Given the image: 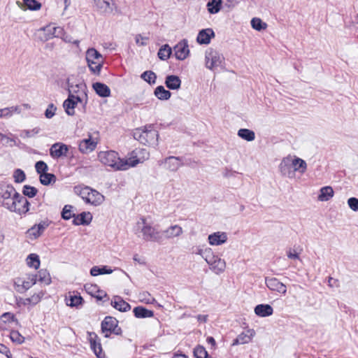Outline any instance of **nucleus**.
<instances>
[{"label":"nucleus","mask_w":358,"mask_h":358,"mask_svg":"<svg viewBox=\"0 0 358 358\" xmlns=\"http://www.w3.org/2000/svg\"><path fill=\"white\" fill-rule=\"evenodd\" d=\"M223 56L217 51L208 48L205 53L206 67L214 71L220 66L224 62Z\"/></svg>","instance_id":"obj_9"},{"label":"nucleus","mask_w":358,"mask_h":358,"mask_svg":"<svg viewBox=\"0 0 358 358\" xmlns=\"http://www.w3.org/2000/svg\"><path fill=\"white\" fill-rule=\"evenodd\" d=\"M18 193L11 185L0 184V205L10 211L15 210V198Z\"/></svg>","instance_id":"obj_4"},{"label":"nucleus","mask_w":358,"mask_h":358,"mask_svg":"<svg viewBox=\"0 0 358 358\" xmlns=\"http://www.w3.org/2000/svg\"><path fill=\"white\" fill-rule=\"evenodd\" d=\"M214 36L215 33L212 29H202L199 32L196 41L199 44H208Z\"/></svg>","instance_id":"obj_25"},{"label":"nucleus","mask_w":358,"mask_h":358,"mask_svg":"<svg viewBox=\"0 0 358 358\" xmlns=\"http://www.w3.org/2000/svg\"><path fill=\"white\" fill-rule=\"evenodd\" d=\"M37 281L43 282L45 285H50L51 283V278L50 273L46 269H41L38 271Z\"/></svg>","instance_id":"obj_42"},{"label":"nucleus","mask_w":358,"mask_h":358,"mask_svg":"<svg viewBox=\"0 0 358 358\" xmlns=\"http://www.w3.org/2000/svg\"><path fill=\"white\" fill-rule=\"evenodd\" d=\"M134 138L143 145H156L158 142V131L152 125L145 126L144 128L135 129Z\"/></svg>","instance_id":"obj_2"},{"label":"nucleus","mask_w":358,"mask_h":358,"mask_svg":"<svg viewBox=\"0 0 358 358\" xmlns=\"http://www.w3.org/2000/svg\"><path fill=\"white\" fill-rule=\"evenodd\" d=\"M91 349L93 350L97 357L101 358L102 347L100 339L95 333H90L89 338Z\"/></svg>","instance_id":"obj_20"},{"label":"nucleus","mask_w":358,"mask_h":358,"mask_svg":"<svg viewBox=\"0 0 358 358\" xmlns=\"http://www.w3.org/2000/svg\"><path fill=\"white\" fill-rule=\"evenodd\" d=\"M69 94L78 95L80 90L83 91L85 85L83 82L76 83L73 81V78L69 77L66 80Z\"/></svg>","instance_id":"obj_21"},{"label":"nucleus","mask_w":358,"mask_h":358,"mask_svg":"<svg viewBox=\"0 0 358 358\" xmlns=\"http://www.w3.org/2000/svg\"><path fill=\"white\" fill-rule=\"evenodd\" d=\"M154 94L160 100H168L171 95V93L169 90H166L162 85L157 87Z\"/></svg>","instance_id":"obj_36"},{"label":"nucleus","mask_w":358,"mask_h":358,"mask_svg":"<svg viewBox=\"0 0 358 358\" xmlns=\"http://www.w3.org/2000/svg\"><path fill=\"white\" fill-rule=\"evenodd\" d=\"M43 31H45V40L47 41L53 37H59L62 35L63 29L60 27H52V25H48L43 28Z\"/></svg>","instance_id":"obj_28"},{"label":"nucleus","mask_w":358,"mask_h":358,"mask_svg":"<svg viewBox=\"0 0 358 358\" xmlns=\"http://www.w3.org/2000/svg\"><path fill=\"white\" fill-rule=\"evenodd\" d=\"M35 169L36 171L41 176L47 172L48 166L43 161H38L35 164Z\"/></svg>","instance_id":"obj_53"},{"label":"nucleus","mask_w":358,"mask_h":358,"mask_svg":"<svg viewBox=\"0 0 358 358\" xmlns=\"http://www.w3.org/2000/svg\"><path fill=\"white\" fill-rule=\"evenodd\" d=\"M84 287L85 291L92 296H95L96 293H97L100 289L96 285L92 284H86Z\"/></svg>","instance_id":"obj_55"},{"label":"nucleus","mask_w":358,"mask_h":358,"mask_svg":"<svg viewBox=\"0 0 358 358\" xmlns=\"http://www.w3.org/2000/svg\"><path fill=\"white\" fill-rule=\"evenodd\" d=\"M24 132L25 134V137L29 138L38 134V130L37 129H34L32 130H25Z\"/></svg>","instance_id":"obj_64"},{"label":"nucleus","mask_w":358,"mask_h":358,"mask_svg":"<svg viewBox=\"0 0 358 358\" xmlns=\"http://www.w3.org/2000/svg\"><path fill=\"white\" fill-rule=\"evenodd\" d=\"M96 146V143L94 141L90 136L88 138L82 140L79 143V150L82 153H88L93 151Z\"/></svg>","instance_id":"obj_26"},{"label":"nucleus","mask_w":358,"mask_h":358,"mask_svg":"<svg viewBox=\"0 0 358 358\" xmlns=\"http://www.w3.org/2000/svg\"><path fill=\"white\" fill-rule=\"evenodd\" d=\"M56 110L57 107L53 103H50L45 111V117L52 118L55 115Z\"/></svg>","instance_id":"obj_56"},{"label":"nucleus","mask_w":358,"mask_h":358,"mask_svg":"<svg viewBox=\"0 0 358 358\" xmlns=\"http://www.w3.org/2000/svg\"><path fill=\"white\" fill-rule=\"evenodd\" d=\"M92 216L89 212H83L80 214L74 216L73 224L75 225H86L92 221Z\"/></svg>","instance_id":"obj_30"},{"label":"nucleus","mask_w":358,"mask_h":358,"mask_svg":"<svg viewBox=\"0 0 358 358\" xmlns=\"http://www.w3.org/2000/svg\"><path fill=\"white\" fill-rule=\"evenodd\" d=\"M208 243L211 245H220L226 243L227 234L224 231H217L210 234L208 237Z\"/></svg>","instance_id":"obj_17"},{"label":"nucleus","mask_w":358,"mask_h":358,"mask_svg":"<svg viewBox=\"0 0 358 358\" xmlns=\"http://www.w3.org/2000/svg\"><path fill=\"white\" fill-rule=\"evenodd\" d=\"M101 331L106 338H109L111 334L121 335L122 329L118 326V320L112 316H106L101 322Z\"/></svg>","instance_id":"obj_7"},{"label":"nucleus","mask_w":358,"mask_h":358,"mask_svg":"<svg viewBox=\"0 0 358 358\" xmlns=\"http://www.w3.org/2000/svg\"><path fill=\"white\" fill-rule=\"evenodd\" d=\"M38 192V189L32 186L26 185L23 187L22 193L24 196H28L29 198L34 197Z\"/></svg>","instance_id":"obj_48"},{"label":"nucleus","mask_w":358,"mask_h":358,"mask_svg":"<svg viewBox=\"0 0 358 358\" xmlns=\"http://www.w3.org/2000/svg\"><path fill=\"white\" fill-rule=\"evenodd\" d=\"M81 101L82 99L79 95L69 94L68 98L63 103V107L66 114L71 116L73 115L76 105Z\"/></svg>","instance_id":"obj_14"},{"label":"nucleus","mask_w":358,"mask_h":358,"mask_svg":"<svg viewBox=\"0 0 358 358\" xmlns=\"http://www.w3.org/2000/svg\"><path fill=\"white\" fill-rule=\"evenodd\" d=\"M38 275L27 273L25 278H19L15 282L16 289L20 293H23L34 285L37 282Z\"/></svg>","instance_id":"obj_10"},{"label":"nucleus","mask_w":358,"mask_h":358,"mask_svg":"<svg viewBox=\"0 0 358 358\" xmlns=\"http://www.w3.org/2000/svg\"><path fill=\"white\" fill-rule=\"evenodd\" d=\"M141 222H138L142 237L145 241L162 242V230L159 229L158 225L153 226L152 223L148 222L146 219L141 218Z\"/></svg>","instance_id":"obj_3"},{"label":"nucleus","mask_w":358,"mask_h":358,"mask_svg":"<svg viewBox=\"0 0 358 358\" xmlns=\"http://www.w3.org/2000/svg\"><path fill=\"white\" fill-rule=\"evenodd\" d=\"M273 309L269 304H259L255 308V313L262 317L270 316L273 314Z\"/></svg>","instance_id":"obj_29"},{"label":"nucleus","mask_w":358,"mask_h":358,"mask_svg":"<svg viewBox=\"0 0 358 358\" xmlns=\"http://www.w3.org/2000/svg\"><path fill=\"white\" fill-rule=\"evenodd\" d=\"M294 162V173L296 171H299L301 173H304L307 169V164L306 162L299 157H294L293 159Z\"/></svg>","instance_id":"obj_38"},{"label":"nucleus","mask_w":358,"mask_h":358,"mask_svg":"<svg viewBox=\"0 0 358 358\" xmlns=\"http://www.w3.org/2000/svg\"><path fill=\"white\" fill-rule=\"evenodd\" d=\"M141 150L136 149L132 151L131 156L128 159H120L117 152L113 150L102 151L98 155L100 162L116 170H127L129 167H134L141 160L137 157V155Z\"/></svg>","instance_id":"obj_1"},{"label":"nucleus","mask_w":358,"mask_h":358,"mask_svg":"<svg viewBox=\"0 0 358 358\" xmlns=\"http://www.w3.org/2000/svg\"><path fill=\"white\" fill-rule=\"evenodd\" d=\"M112 0H93L94 6L101 13H109L112 11L110 2Z\"/></svg>","instance_id":"obj_34"},{"label":"nucleus","mask_w":358,"mask_h":358,"mask_svg":"<svg viewBox=\"0 0 358 358\" xmlns=\"http://www.w3.org/2000/svg\"><path fill=\"white\" fill-rule=\"evenodd\" d=\"M71 146L63 143L57 142L51 145L50 155L55 159L68 156L69 150Z\"/></svg>","instance_id":"obj_12"},{"label":"nucleus","mask_w":358,"mask_h":358,"mask_svg":"<svg viewBox=\"0 0 358 358\" xmlns=\"http://www.w3.org/2000/svg\"><path fill=\"white\" fill-rule=\"evenodd\" d=\"M10 338L14 343L22 344L24 342V337L22 336L17 331H11Z\"/></svg>","instance_id":"obj_51"},{"label":"nucleus","mask_w":358,"mask_h":358,"mask_svg":"<svg viewBox=\"0 0 358 358\" xmlns=\"http://www.w3.org/2000/svg\"><path fill=\"white\" fill-rule=\"evenodd\" d=\"M173 50L176 59L178 60H184L189 53L187 41L183 39L175 45Z\"/></svg>","instance_id":"obj_15"},{"label":"nucleus","mask_w":358,"mask_h":358,"mask_svg":"<svg viewBox=\"0 0 358 358\" xmlns=\"http://www.w3.org/2000/svg\"><path fill=\"white\" fill-rule=\"evenodd\" d=\"M141 78L149 84H155L157 79L156 74L152 71H145L141 76Z\"/></svg>","instance_id":"obj_46"},{"label":"nucleus","mask_w":358,"mask_h":358,"mask_svg":"<svg viewBox=\"0 0 358 358\" xmlns=\"http://www.w3.org/2000/svg\"><path fill=\"white\" fill-rule=\"evenodd\" d=\"M162 164H164L166 169L171 171H176L182 166V160L178 157L170 156L164 159Z\"/></svg>","instance_id":"obj_16"},{"label":"nucleus","mask_w":358,"mask_h":358,"mask_svg":"<svg viewBox=\"0 0 358 358\" xmlns=\"http://www.w3.org/2000/svg\"><path fill=\"white\" fill-rule=\"evenodd\" d=\"M40 182L43 185H48L56 181V176L53 173H43L40 176Z\"/></svg>","instance_id":"obj_44"},{"label":"nucleus","mask_w":358,"mask_h":358,"mask_svg":"<svg viewBox=\"0 0 358 358\" xmlns=\"http://www.w3.org/2000/svg\"><path fill=\"white\" fill-rule=\"evenodd\" d=\"M48 225L49 224L48 221H42L39 224H36L28 229L27 235L31 238H36L43 232Z\"/></svg>","instance_id":"obj_18"},{"label":"nucleus","mask_w":358,"mask_h":358,"mask_svg":"<svg viewBox=\"0 0 358 358\" xmlns=\"http://www.w3.org/2000/svg\"><path fill=\"white\" fill-rule=\"evenodd\" d=\"M1 317L6 319L8 321H11V322L17 321V320L15 318V315L10 313H6L3 314Z\"/></svg>","instance_id":"obj_63"},{"label":"nucleus","mask_w":358,"mask_h":358,"mask_svg":"<svg viewBox=\"0 0 358 358\" xmlns=\"http://www.w3.org/2000/svg\"><path fill=\"white\" fill-rule=\"evenodd\" d=\"M165 85L169 90H176L180 87L181 80L178 76L169 75L166 77Z\"/></svg>","instance_id":"obj_31"},{"label":"nucleus","mask_w":358,"mask_h":358,"mask_svg":"<svg viewBox=\"0 0 358 358\" xmlns=\"http://www.w3.org/2000/svg\"><path fill=\"white\" fill-rule=\"evenodd\" d=\"M194 356L195 358H212L202 345H197L194 349Z\"/></svg>","instance_id":"obj_45"},{"label":"nucleus","mask_w":358,"mask_h":358,"mask_svg":"<svg viewBox=\"0 0 358 358\" xmlns=\"http://www.w3.org/2000/svg\"><path fill=\"white\" fill-rule=\"evenodd\" d=\"M112 272L113 270L107 266H102L101 267L94 266L90 269V274L92 276H97L103 274H110Z\"/></svg>","instance_id":"obj_37"},{"label":"nucleus","mask_w":358,"mask_h":358,"mask_svg":"<svg viewBox=\"0 0 358 358\" xmlns=\"http://www.w3.org/2000/svg\"><path fill=\"white\" fill-rule=\"evenodd\" d=\"M17 107L14 106L0 109V117H10L13 115V112L17 111Z\"/></svg>","instance_id":"obj_54"},{"label":"nucleus","mask_w":358,"mask_h":358,"mask_svg":"<svg viewBox=\"0 0 358 358\" xmlns=\"http://www.w3.org/2000/svg\"><path fill=\"white\" fill-rule=\"evenodd\" d=\"M134 315L137 318H147L154 316V312L143 306H136L133 310Z\"/></svg>","instance_id":"obj_33"},{"label":"nucleus","mask_w":358,"mask_h":358,"mask_svg":"<svg viewBox=\"0 0 358 358\" xmlns=\"http://www.w3.org/2000/svg\"><path fill=\"white\" fill-rule=\"evenodd\" d=\"M73 208V206L71 205H66L64 206L62 212V217L64 220H68L71 219V217H74L75 213H72L71 209Z\"/></svg>","instance_id":"obj_50"},{"label":"nucleus","mask_w":358,"mask_h":358,"mask_svg":"<svg viewBox=\"0 0 358 358\" xmlns=\"http://www.w3.org/2000/svg\"><path fill=\"white\" fill-rule=\"evenodd\" d=\"M222 0H210L207 3L208 10L211 14L217 13L221 9Z\"/></svg>","instance_id":"obj_41"},{"label":"nucleus","mask_w":358,"mask_h":358,"mask_svg":"<svg viewBox=\"0 0 358 358\" xmlns=\"http://www.w3.org/2000/svg\"><path fill=\"white\" fill-rule=\"evenodd\" d=\"M65 300L67 306L76 308L84 302L83 297L78 293L76 294L74 292H69Z\"/></svg>","instance_id":"obj_27"},{"label":"nucleus","mask_w":358,"mask_h":358,"mask_svg":"<svg viewBox=\"0 0 358 358\" xmlns=\"http://www.w3.org/2000/svg\"><path fill=\"white\" fill-rule=\"evenodd\" d=\"M206 261V262L213 266L216 273L224 271L225 268V262L218 255H215L211 248H204L199 250L197 252Z\"/></svg>","instance_id":"obj_5"},{"label":"nucleus","mask_w":358,"mask_h":358,"mask_svg":"<svg viewBox=\"0 0 358 358\" xmlns=\"http://www.w3.org/2000/svg\"><path fill=\"white\" fill-rule=\"evenodd\" d=\"M80 195L87 203L95 206L100 205L104 200V196L95 189L85 187L80 192Z\"/></svg>","instance_id":"obj_8"},{"label":"nucleus","mask_w":358,"mask_h":358,"mask_svg":"<svg viewBox=\"0 0 358 358\" xmlns=\"http://www.w3.org/2000/svg\"><path fill=\"white\" fill-rule=\"evenodd\" d=\"M182 233V229L178 224L172 225L166 230L162 231V241L180 236Z\"/></svg>","instance_id":"obj_24"},{"label":"nucleus","mask_w":358,"mask_h":358,"mask_svg":"<svg viewBox=\"0 0 358 358\" xmlns=\"http://www.w3.org/2000/svg\"><path fill=\"white\" fill-rule=\"evenodd\" d=\"M149 40L148 37L143 36L141 34H137L135 36L136 43L141 46H145L148 44L147 41Z\"/></svg>","instance_id":"obj_57"},{"label":"nucleus","mask_w":358,"mask_h":358,"mask_svg":"<svg viewBox=\"0 0 358 358\" xmlns=\"http://www.w3.org/2000/svg\"><path fill=\"white\" fill-rule=\"evenodd\" d=\"M294 164L292 157H284L278 167L281 175L289 178H294L295 177Z\"/></svg>","instance_id":"obj_11"},{"label":"nucleus","mask_w":358,"mask_h":358,"mask_svg":"<svg viewBox=\"0 0 358 358\" xmlns=\"http://www.w3.org/2000/svg\"><path fill=\"white\" fill-rule=\"evenodd\" d=\"M299 254H300V252L296 250H289L287 252V257L289 258V259H299Z\"/></svg>","instance_id":"obj_60"},{"label":"nucleus","mask_w":358,"mask_h":358,"mask_svg":"<svg viewBox=\"0 0 358 358\" xmlns=\"http://www.w3.org/2000/svg\"><path fill=\"white\" fill-rule=\"evenodd\" d=\"M92 87L96 93L101 97H108L110 95V88L104 83L96 82L93 83Z\"/></svg>","instance_id":"obj_32"},{"label":"nucleus","mask_w":358,"mask_h":358,"mask_svg":"<svg viewBox=\"0 0 358 358\" xmlns=\"http://www.w3.org/2000/svg\"><path fill=\"white\" fill-rule=\"evenodd\" d=\"M0 353L6 355L7 358H10V357H12L9 348L2 343H0Z\"/></svg>","instance_id":"obj_59"},{"label":"nucleus","mask_w":358,"mask_h":358,"mask_svg":"<svg viewBox=\"0 0 358 358\" xmlns=\"http://www.w3.org/2000/svg\"><path fill=\"white\" fill-rule=\"evenodd\" d=\"M238 136L247 141H252L255 138V132L248 129H240L238 131Z\"/></svg>","instance_id":"obj_39"},{"label":"nucleus","mask_w":358,"mask_h":358,"mask_svg":"<svg viewBox=\"0 0 358 358\" xmlns=\"http://www.w3.org/2000/svg\"><path fill=\"white\" fill-rule=\"evenodd\" d=\"M133 259L141 265L146 264L145 258L144 257L139 256L138 255H135L133 257Z\"/></svg>","instance_id":"obj_61"},{"label":"nucleus","mask_w":358,"mask_h":358,"mask_svg":"<svg viewBox=\"0 0 358 358\" xmlns=\"http://www.w3.org/2000/svg\"><path fill=\"white\" fill-rule=\"evenodd\" d=\"M27 264L31 268L38 269L40 266L39 256L36 254L31 253L27 257Z\"/></svg>","instance_id":"obj_40"},{"label":"nucleus","mask_w":358,"mask_h":358,"mask_svg":"<svg viewBox=\"0 0 358 358\" xmlns=\"http://www.w3.org/2000/svg\"><path fill=\"white\" fill-rule=\"evenodd\" d=\"M108 294L106 292L103 290L99 289L97 293H96V295L93 297L96 298L98 301L102 300L103 298L107 297Z\"/></svg>","instance_id":"obj_62"},{"label":"nucleus","mask_w":358,"mask_h":358,"mask_svg":"<svg viewBox=\"0 0 358 358\" xmlns=\"http://www.w3.org/2000/svg\"><path fill=\"white\" fill-rule=\"evenodd\" d=\"M23 2L31 10H38L41 8V3L36 0H23Z\"/></svg>","instance_id":"obj_49"},{"label":"nucleus","mask_w":358,"mask_h":358,"mask_svg":"<svg viewBox=\"0 0 358 358\" xmlns=\"http://www.w3.org/2000/svg\"><path fill=\"white\" fill-rule=\"evenodd\" d=\"M13 178L15 182L20 183L26 179V176L22 169H17L13 173Z\"/></svg>","instance_id":"obj_52"},{"label":"nucleus","mask_w":358,"mask_h":358,"mask_svg":"<svg viewBox=\"0 0 358 358\" xmlns=\"http://www.w3.org/2000/svg\"><path fill=\"white\" fill-rule=\"evenodd\" d=\"M255 335L254 329H248L240 334L232 343V345H238L241 344L248 343L251 341L253 336Z\"/></svg>","instance_id":"obj_19"},{"label":"nucleus","mask_w":358,"mask_h":358,"mask_svg":"<svg viewBox=\"0 0 358 358\" xmlns=\"http://www.w3.org/2000/svg\"><path fill=\"white\" fill-rule=\"evenodd\" d=\"M333 188L330 186L323 187L320 190L318 200L321 201H327L334 196Z\"/></svg>","instance_id":"obj_35"},{"label":"nucleus","mask_w":358,"mask_h":358,"mask_svg":"<svg viewBox=\"0 0 358 358\" xmlns=\"http://www.w3.org/2000/svg\"><path fill=\"white\" fill-rule=\"evenodd\" d=\"M16 195L17 198H15V203H13L15 210H11V212H15L19 215L27 213L29 210V202L24 196L20 195L19 193H16Z\"/></svg>","instance_id":"obj_13"},{"label":"nucleus","mask_w":358,"mask_h":358,"mask_svg":"<svg viewBox=\"0 0 358 358\" xmlns=\"http://www.w3.org/2000/svg\"><path fill=\"white\" fill-rule=\"evenodd\" d=\"M266 285L271 290L276 291L282 294H285L287 292L286 286L276 278H266Z\"/></svg>","instance_id":"obj_23"},{"label":"nucleus","mask_w":358,"mask_h":358,"mask_svg":"<svg viewBox=\"0 0 358 358\" xmlns=\"http://www.w3.org/2000/svg\"><path fill=\"white\" fill-rule=\"evenodd\" d=\"M252 27L257 31L265 29L267 27L266 23L264 22L260 18L254 17L251 20Z\"/></svg>","instance_id":"obj_47"},{"label":"nucleus","mask_w":358,"mask_h":358,"mask_svg":"<svg viewBox=\"0 0 358 358\" xmlns=\"http://www.w3.org/2000/svg\"><path fill=\"white\" fill-rule=\"evenodd\" d=\"M348 204L350 209L354 211H358V199L355 197H351L348 199Z\"/></svg>","instance_id":"obj_58"},{"label":"nucleus","mask_w":358,"mask_h":358,"mask_svg":"<svg viewBox=\"0 0 358 358\" xmlns=\"http://www.w3.org/2000/svg\"><path fill=\"white\" fill-rule=\"evenodd\" d=\"M86 60L90 70L94 74L99 75L103 64L102 55L94 48H89L86 52Z\"/></svg>","instance_id":"obj_6"},{"label":"nucleus","mask_w":358,"mask_h":358,"mask_svg":"<svg viewBox=\"0 0 358 358\" xmlns=\"http://www.w3.org/2000/svg\"><path fill=\"white\" fill-rule=\"evenodd\" d=\"M110 304L114 308L120 312H127L131 309V305L119 296H115Z\"/></svg>","instance_id":"obj_22"},{"label":"nucleus","mask_w":358,"mask_h":358,"mask_svg":"<svg viewBox=\"0 0 358 358\" xmlns=\"http://www.w3.org/2000/svg\"><path fill=\"white\" fill-rule=\"evenodd\" d=\"M172 52L171 47L166 44L162 45L158 51V57L162 60H166L170 57Z\"/></svg>","instance_id":"obj_43"}]
</instances>
